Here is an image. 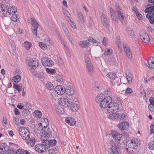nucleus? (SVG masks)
<instances>
[{
	"label": "nucleus",
	"instance_id": "36",
	"mask_svg": "<svg viewBox=\"0 0 154 154\" xmlns=\"http://www.w3.org/2000/svg\"><path fill=\"white\" fill-rule=\"evenodd\" d=\"M12 16L11 18V20L14 22H17L19 19L20 17L18 15H17L15 14V13L11 14Z\"/></svg>",
	"mask_w": 154,
	"mask_h": 154
},
{
	"label": "nucleus",
	"instance_id": "31",
	"mask_svg": "<svg viewBox=\"0 0 154 154\" xmlns=\"http://www.w3.org/2000/svg\"><path fill=\"white\" fill-rule=\"evenodd\" d=\"M70 108L73 111L75 112L79 109V106L76 103H72L71 105Z\"/></svg>",
	"mask_w": 154,
	"mask_h": 154
},
{
	"label": "nucleus",
	"instance_id": "12",
	"mask_svg": "<svg viewBox=\"0 0 154 154\" xmlns=\"http://www.w3.org/2000/svg\"><path fill=\"white\" fill-rule=\"evenodd\" d=\"M41 62L44 66H51L53 65V62L49 58L43 57L41 60Z\"/></svg>",
	"mask_w": 154,
	"mask_h": 154
},
{
	"label": "nucleus",
	"instance_id": "29",
	"mask_svg": "<svg viewBox=\"0 0 154 154\" xmlns=\"http://www.w3.org/2000/svg\"><path fill=\"white\" fill-rule=\"evenodd\" d=\"M154 12H151L149 13H148L146 15V18L149 20L150 23L152 24L154 23Z\"/></svg>",
	"mask_w": 154,
	"mask_h": 154
},
{
	"label": "nucleus",
	"instance_id": "53",
	"mask_svg": "<svg viewBox=\"0 0 154 154\" xmlns=\"http://www.w3.org/2000/svg\"><path fill=\"white\" fill-rule=\"evenodd\" d=\"M23 108L25 110H27L29 109H30L31 107L30 103H26L25 105H23Z\"/></svg>",
	"mask_w": 154,
	"mask_h": 154
},
{
	"label": "nucleus",
	"instance_id": "14",
	"mask_svg": "<svg viewBox=\"0 0 154 154\" xmlns=\"http://www.w3.org/2000/svg\"><path fill=\"white\" fill-rule=\"evenodd\" d=\"M9 147L5 143H0V152L2 154L8 153L9 150Z\"/></svg>",
	"mask_w": 154,
	"mask_h": 154
},
{
	"label": "nucleus",
	"instance_id": "23",
	"mask_svg": "<svg viewBox=\"0 0 154 154\" xmlns=\"http://www.w3.org/2000/svg\"><path fill=\"white\" fill-rule=\"evenodd\" d=\"M124 48V51L126 53L127 57L129 59H131L132 57V55L130 48L126 45H125Z\"/></svg>",
	"mask_w": 154,
	"mask_h": 154
},
{
	"label": "nucleus",
	"instance_id": "47",
	"mask_svg": "<svg viewBox=\"0 0 154 154\" xmlns=\"http://www.w3.org/2000/svg\"><path fill=\"white\" fill-rule=\"evenodd\" d=\"M56 80L60 82H63L64 80V79H63V76L61 75H56Z\"/></svg>",
	"mask_w": 154,
	"mask_h": 154
},
{
	"label": "nucleus",
	"instance_id": "20",
	"mask_svg": "<svg viewBox=\"0 0 154 154\" xmlns=\"http://www.w3.org/2000/svg\"><path fill=\"white\" fill-rule=\"evenodd\" d=\"M61 102H60V104L65 107H68L70 105V101L68 99L65 98H61Z\"/></svg>",
	"mask_w": 154,
	"mask_h": 154
},
{
	"label": "nucleus",
	"instance_id": "6",
	"mask_svg": "<svg viewBox=\"0 0 154 154\" xmlns=\"http://www.w3.org/2000/svg\"><path fill=\"white\" fill-rule=\"evenodd\" d=\"M42 132L40 135V138L42 140H46L49 139L51 134L52 130L51 129L48 128H42Z\"/></svg>",
	"mask_w": 154,
	"mask_h": 154
},
{
	"label": "nucleus",
	"instance_id": "30",
	"mask_svg": "<svg viewBox=\"0 0 154 154\" xmlns=\"http://www.w3.org/2000/svg\"><path fill=\"white\" fill-rule=\"evenodd\" d=\"M77 16L79 21L82 23H84L85 20L81 12H79L77 13Z\"/></svg>",
	"mask_w": 154,
	"mask_h": 154
},
{
	"label": "nucleus",
	"instance_id": "62",
	"mask_svg": "<svg viewBox=\"0 0 154 154\" xmlns=\"http://www.w3.org/2000/svg\"><path fill=\"white\" fill-rule=\"evenodd\" d=\"M14 121L15 124L16 125H18L19 122V119L16 118H14Z\"/></svg>",
	"mask_w": 154,
	"mask_h": 154
},
{
	"label": "nucleus",
	"instance_id": "11",
	"mask_svg": "<svg viewBox=\"0 0 154 154\" xmlns=\"http://www.w3.org/2000/svg\"><path fill=\"white\" fill-rule=\"evenodd\" d=\"M27 63L28 67H32V68H35L38 66V61L36 58H31L27 60Z\"/></svg>",
	"mask_w": 154,
	"mask_h": 154
},
{
	"label": "nucleus",
	"instance_id": "18",
	"mask_svg": "<svg viewBox=\"0 0 154 154\" xmlns=\"http://www.w3.org/2000/svg\"><path fill=\"white\" fill-rule=\"evenodd\" d=\"M101 21L103 25L105 27H108V21L106 16L103 14H102L100 17Z\"/></svg>",
	"mask_w": 154,
	"mask_h": 154
},
{
	"label": "nucleus",
	"instance_id": "42",
	"mask_svg": "<svg viewBox=\"0 0 154 154\" xmlns=\"http://www.w3.org/2000/svg\"><path fill=\"white\" fill-rule=\"evenodd\" d=\"M43 120L44 121H42L43 128H47L49 124L48 119L45 118H43Z\"/></svg>",
	"mask_w": 154,
	"mask_h": 154
},
{
	"label": "nucleus",
	"instance_id": "57",
	"mask_svg": "<svg viewBox=\"0 0 154 154\" xmlns=\"http://www.w3.org/2000/svg\"><path fill=\"white\" fill-rule=\"evenodd\" d=\"M128 33L131 38H133L134 37V32L132 30L129 31Z\"/></svg>",
	"mask_w": 154,
	"mask_h": 154
},
{
	"label": "nucleus",
	"instance_id": "52",
	"mask_svg": "<svg viewBox=\"0 0 154 154\" xmlns=\"http://www.w3.org/2000/svg\"><path fill=\"white\" fill-rule=\"evenodd\" d=\"M37 67H35V68H32V67H28L29 69L33 75H35L36 73L35 69Z\"/></svg>",
	"mask_w": 154,
	"mask_h": 154
},
{
	"label": "nucleus",
	"instance_id": "19",
	"mask_svg": "<svg viewBox=\"0 0 154 154\" xmlns=\"http://www.w3.org/2000/svg\"><path fill=\"white\" fill-rule=\"evenodd\" d=\"M140 37L142 41L145 43H148L150 41L149 37L147 33L142 34L140 35Z\"/></svg>",
	"mask_w": 154,
	"mask_h": 154
},
{
	"label": "nucleus",
	"instance_id": "39",
	"mask_svg": "<svg viewBox=\"0 0 154 154\" xmlns=\"http://www.w3.org/2000/svg\"><path fill=\"white\" fill-rule=\"evenodd\" d=\"M113 53V51L111 48H106L105 49L104 54L106 56L110 55Z\"/></svg>",
	"mask_w": 154,
	"mask_h": 154
},
{
	"label": "nucleus",
	"instance_id": "60",
	"mask_svg": "<svg viewBox=\"0 0 154 154\" xmlns=\"http://www.w3.org/2000/svg\"><path fill=\"white\" fill-rule=\"evenodd\" d=\"M149 109L151 111H154V105L149 104L148 106Z\"/></svg>",
	"mask_w": 154,
	"mask_h": 154
},
{
	"label": "nucleus",
	"instance_id": "37",
	"mask_svg": "<svg viewBox=\"0 0 154 154\" xmlns=\"http://www.w3.org/2000/svg\"><path fill=\"white\" fill-rule=\"evenodd\" d=\"M23 45L26 50H28L32 46V44L30 42H26L23 43Z\"/></svg>",
	"mask_w": 154,
	"mask_h": 154
},
{
	"label": "nucleus",
	"instance_id": "26",
	"mask_svg": "<svg viewBox=\"0 0 154 154\" xmlns=\"http://www.w3.org/2000/svg\"><path fill=\"white\" fill-rule=\"evenodd\" d=\"M36 140L34 137H30V138L27 140V141H26V144L28 145H30L31 147H32L34 145L35 143Z\"/></svg>",
	"mask_w": 154,
	"mask_h": 154
},
{
	"label": "nucleus",
	"instance_id": "27",
	"mask_svg": "<svg viewBox=\"0 0 154 154\" xmlns=\"http://www.w3.org/2000/svg\"><path fill=\"white\" fill-rule=\"evenodd\" d=\"M106 97V96H105L103 95V94L101 93L99 94H98L97 97L95 98V100L97 103H99L101 102L102 100H103V99L105 98L106 97Z\"/></svg>",
	"mask_w": 154,
	"mask_h": 154
},
{
	"label": "nucleus",
	"instance_id": "41",
	"mask_svg": "<svg viewBox=\"0 0 154 154\" xmlns=\"http://www.w3.org/2000/svg\"><path fill=\"white\" fill-rule=\"evenodd\" d=\"M34 116L37 118H40L42 116V113L38 110H36L33 112Z\"/></svg>",
	"mask_w": 154,
	"mask_h": 154
},
{
	"label": "nucleus",
	"instance_id": "2",
	"mask_svg": "<svg viewBox=\"0 0 154 154\" xmlns=\"http://www.w3.org/2000/svg\"><path fill=\"white\" fill-rule=\"evenodd\" d=\"M140 143L138 140L136 138L128 140L126 146V149L128 152L133 151L134 149H136L135 147L138 146Z\"/></svg>",
	"mask_w": 154,
	"mask_h": 154
},
{
	"label": "nucleus",
	"instance_id": "63",
	"mask_svg": "<svg viewBox=\"0 0 154 154\" xmlns=\"http://www.w3.org/2000/svg\"><path fill=\"white\" fill-rule=\"evenodd\" d=\"M126 116L124 114H122L120 115V116L119 117V119L120 120H122L125 119Z\"/></svg>",
	"mask_w": 154,
	"mask_h": 154
},
{
	"label": "nucleus",
	"instance_id": "32",
	"mask_svg": "<svg viewBox=\"0 0 154 154\" xmlns=\"http://www.w3.org/2000/svg\"><path fill=\"white\" fill-rule=\"evenodd\" d=\"M106 76L111 79H114L116 77V73L111 72H109L107 73Z\"/></svg>",
	"mask_w": 154,
	"mask_h": 154
},
{
	"label": "nucleus",
	"instance_id": "56",
	"mask_svg": "<svg viewBox=\"0 0 154 154\" xmlns=\"http://www.w3.org/2000/svg\"><path fill=\"white\" fill-rule=\"evenodd\" d=\"M132 92V90L131 88H128L126 89L125 92L126 94H130Z\"/></svg>",
	"mask_w": 154,
	"mask_h": 154
},
{
	"label": "nucleus",
	"instance_id": "46",
	"mask_svg": "<svg viewBox=\"0 0 154 154\" xmlns=\"http://www.w3.org/2000/svg\"><path fill=\"white\" fill-rule=\"evenodd\" d=\"M127 80L129 83H131L132 80V74L130 72H128L126 75Z\"/></svg>",
	"mask_w": 154,
	"mask_h": 154
},
{
	"label": "nucleus",
	"instance_id": "25",
	"mask_svg": "<svg viewBox=\"0 0 154 154\" xmlns=\"http://www.w3.org/2000/svg\"><path fill=\"white\" fill-rule=\"evenodd\" d=\"M147 63L148 67L154 69V57H150L147 60Z\"/></svg>",
	"mask_w": 154,
	"mask_h": 154
},
{
	"label": "nucleus",
	"instance_id": "58",
	"mask_svg": "<svg viewBox=\"0 0 154 154\" xmlns=\"http://www.w3.org/2000/svg\"><path fill=\"white\" fill-rule=\"evenodd\" d=\"M137 17L139 20H142V15L139 12H138L136 14Z\"/></svg>",
	"mask_w": 154,
	"mask_h": 154
},
{
	"label": "nucleus",
	"instance_id": "48",
	"mask_svg": "<svg viewBox=\"0 0 154 154\" xmlns=\"http://www.w3.org/2000/svg\"><path fill=\"white\" fill-rule=\"evenodd\" d=\"M102 94H103V95L106 97H111L110 96L111 93L110 91V90L109 89H107Z\"/></svg>",
	"mask_w": 154,
	"mask_h": 154
},
{
	"label": "nucleus",
	"instance_id": "59",
	"mask_svg": "<svg viewBox=\"0 0 154 154\" xmlns=\"http://www.w3.org/2000/svg\"><path fill=\"white\" fill-rule=\"evenodd\" d=\"M46 70L48 73L51 74H53L55 71V70L53 69H46Z\"/></svg>",
	"mask_w": 154,
	"mask_h": 154
},
{
	"label": "nucleus",
	"instance_id": "13",
	"mask_svg": "<svg viewBox=\"0 0 154 154\" xmlns=\"http://www.w3.org/2000/svg\"><path fill=\"white\" fill-rule=\"evenodd\" d=\"M149 4H148L147 8L145 10L146 13H149L154 11V0H149Z\"/></svg>",
	"mask_w": 154,
	"mask_h": 154
},
{
	"label": "nucleus",
	"instance_id": "64",
	"mask_svg": "<svg viewBox=\"0 0 154 154\" xmlns=\"http://www.w3.org/2000/svg\"><path fill=\"white\" fill-rule=\"evenodd\" d=\"M149 101L152 105H154V98L152 97H150L149 99Z\"/></svg>",
	"mask_w": 154,
	"mask_h": 154
},
{
	"label": "nucleus",
	"instance_id": "34",
	"mask_svg": "<svg viewBox=\"0 0 154 154\" xmlns=\"http://www.w3.org/2000/svg\"><path fill=\"white\" fill-rule=\"evenodd\" d=\"M86 66L88 73L90 74H92L94 71V69L92 64L88 65Z\"/></svg>",
	"mask_w": 154,
	"mask_h": 154
},
{
	"label": "nucleus",
	"instance_id": "3",
	"mask_svg": "<svg viewBox=\"0 0 154 154\" xmlns=\"http://www.w3.org/2000/svg\"><path fill=\"white\" fill-rule=\"evenodd\" d=\"M18 132L22 138L25 141L30 138V133L26 128L24 127H20L19 128Z\"/></svg>",
	"mask_w": 154,
	"mask_h": 154
},
{
	"label": "nucleus",
	"instance_id": "33",
	"mask_svg": "<svg viewBox=\"0 0 154 154\" xmlns=\"http://www.w3.org/2000/svg\"><path fill=\"white\" fill-rule=\"evenodd\" d=\"M79 44L83 47H86L90 45V43L88 40L82 41L79 42Z\"/></svg>",
	"mask_w": 154,
	"mask_h": 154
},
{
	"label": "nucleus",
	"instance_id": "22",
	"mask_svg": "<svg viewBox=\"0 0 154 154\" xmlns=\"http://www.w3.org/2000/svg\"><path fill=\"white\" fill-rule=\"evenodd\" d=\"M112 137L115 138V140L117 141V142H119L122 136V134H119L115 131L112 132Z\"/></svg>",
	"mask_w": 154,
	"mask_h": 154
},
{
	"label": "nucleus",
	"instance_id": "15",
	"mask_svg": "<svg viewBox=\"0 0 154 154\" xmlns=\"http://www.w3.org/2000/svg\"><path fill=\"white\" fill-rule=\"evenodd\" d=\"M54 90L55 92L58 95H62L65 93V88L63 86L59 85L55 87Z\"/></svg>",
	"mask_w": 154,
	"mask_h": 154
},
{
	"label": "nucleus",
	"instance_id": "8",
	"mask_svg": "<svg viewBox=\"0 0 154 154\" xmlns=\"http://www.w3.org/2000/svg\"><path fill=\"white\" fill-rule=\"evenodd\" d=\"M115 7L119 20L122 22L126 19L125 15L122 12L121 8L118 4L116 3Z\"/></svg>",
	"mask_w": 154,
	"mask_h": 154
},
{
	"label": "nucleus",
	"instance_id": "17",
	"mask_svg": "<svg viewBox=\"0 0 154 154\" xmlns=\"http://www.w3.org/2000/svg\"><path fill=\"white\" fill-rule=\"evenodd\" d=\"M20 72V70L19 69H17L16 70L15 72V76H14L13 78V80L14 82L16 84L17 83L20 82L21 79V77L18 73L19 72Z\"/></svg>",
	"mask_w": 154,
	"mask_h": 154
},
{
	"label": "nucleus",
	"instance_id": "5",
	"mask_svg": "<svg viewBox=\"0 0 154 154\" xmlns=\"http://www.w3.org/2000/svg\"><path fill=\"white\" fill-rule=\"evenodd\" d=\"M110 149L112 151V154L120 153V142L116 140H112L110 141Z\"/></svg>",
	"mask_w": 154,
	"mask_h": 154
},
{
	"label": "nucleus",
	"instance_id": "55",
	"mask_svg": "<svg viewBox=\"0 0 154 154\" xmlns=\"http://www.w3.org/2000/svg\"><path fill=\"white\" fill-rule=\"evenodd\" d=\"M85 62L86 63V66L92 64L90 59L87 57H86L85 58Z\"/></svg>",
	"mask_w": 154,
	"mask_h": 154
},
{
	"label": "nucleus",
	"instance_id": "43",
	"mask_svg": "<svg viewBox=\"0 0 154 154\" xmlns=\"http://www.w3.org/2000/svg\"><path fill=\"white\" fill-rule=\"evenodd\" d=\"M46 87L47 89L50 90H51L54 89L53 84L50 82H48L46 84Z\"/></svg>",
	"mask_w": 154,
	"mask_h": 154
},
{
	"label": "nucleus",
	"instance_id": "9",
	"mask_svg": "<svg viewBox=\"0 0 154 154\" xmlns=\"http://www.w3.org/2000/svg\"><path fill=\"white\" fill-rule=\"evenodd\" d=\"M119 106L118 104L115 102H111L109 103L107 110L109 112H116L119 109Z\"/></svg>",
	"mask_w": 154,
	"mask_h": 154
},
{
	"label": "nucleus",
	"instance_id": "35",
	"mask_svg": "<svg viewBox=\"0 0 154 154\" xmlns=\"http://www.w3.org/2000/svg\"><path fill=\"white\" fill-rule=\"evenodd\" d=\"M56 110L57 113L59 114H61L64 112V111L63 108L61 106H59L56 109Z\"/></svg>",
	"mask_w": 154,
	"mask_h": 154
},
{
	"label": "nucleus",
	"instance_id": "61",
	"mask_svg": "<svg viewBox=\"0 0 154 154\" xmlns=\"http://www.w3.org/2000/svg\"><path fill=\"white\" fill-rule=\"evenodd\" d=\"M107 39L106 37H104L103 41H102V44L105 46H106L107 45Z\"/></svg>",
	"mask_w": 154,
	"mask_h": 154
},
{
	"label": "nucleus",
	"instance_id": "38",
	"mask_svg": "<svg viewBox=\"0 0 154 154\" xmlns=\"http://www.w3.org/2000/svg\"><path fill=\"white\" fill-rule=\"evenodd\" d=\"M119 116L120 115L119 113H117L114 114L113 113L112 114H110L109 115V117L111 119H116L119 118Z\"/></svg>",
	"mask_w": 154,
	"mask_h": 154
},
{
	"label": "nucleus",
	"instance_id": "16",
	"mask_svg": "<svg viewBox=\"0 0 154 154\" xmlns=\"http://www.w3.org/2000/svg\"><path fill=\"white\" fill-rule=\"evenodd\" d=\"M46 140H43L45 142V144L46 146L47 147V149L50 146H54L56 143V141L55 140H48V139H46Z\"/></svg>",
	"mask_w": 154,
	"mask_h": 154
},
{
	"label": "nucleus",
	"instance_id": "4",
	"mask_svg": "<svg viewBox=\"0 0 154 154\" xmlns=\"http://www.w3.org/2000/svg\"><path fill=\"white\" fill-rule=\"evenodd\" d=\"M31 23L32 24L31 29L32 33L35 35L37 34H41L40 31H41V29L37 21L35 18L32 17L31 18Z\"/></svg>",
	"mask_w": 154,
	"mask_h": 154
},
{
	"label": "nucleus",
	"instance_id": "51",
	"mask_svg": "<svg viewBox=\"0 0 154 154\" xmlns=\"http://www.w3.org/2000/svg\"><path fill=\"white\" fill-rule=\"evenodd\" d=\"M148 148L150 150H154V141L150 142L148 145Z\"/></svg>",
	"mask_w": 154,
	"mask_h": 154
},
{
	"label": "nucleus",
	"instance_id": "21",
	"mask_svg": "<svg viewBox=\"0 0 154 154\" xmlns=\"http://www.w3.org/2000/svg\"><path fill=\"white\" fill-rule=\"evenodd\" d=\"M118 128L121 130L126 129L129 126V124L127 122H122L118 125Z\"/></svg>",
	"mask_w": 154,
	"mask_h": 154
},
{
	"label": "nucleus",
	"instance_id": "10",
	"mask_svg": "<svg viewBox=\"0 0 154 154\" xmlns=\"http://www.w3.org/2000/svg\"><path fill=\"white\" fill-rule=\"evenodd\" d=\"M42 141V144H37L35 147V151L40 153L44 152L47 149V147L46 146L45 144V142L44 140Z\"/></svg>",
	"mask_w": 154,
	"mask_h": 154
},
{
	"label": "nucleus",
	"instance_id": "1",
	"mask_svg": "<svg viewBox=\"0 0 154 154\" xmlns=\"http://www.w3.org/2000/svg\"><path fill=\"white\" fill-rule=\"evenodd\" d=\"M17 8L12 5L10 0H4L0 4V13L2 17L5 16L7 12L10 14H14L17 12Z\"/></svg>",
	"mask_w": 154,
	"mask_h": 154
},
{
	"label": "nucleus",
	"instance_id": "44",
	"mask_svg": "<svg viewBox=\"0 0 154 154\" xmlns=\"http://www.w3.org/2000/svg\"><path fill=\"white\" fill-rule=\"evenodd\" d=\"M13 153L14 154H24V150L23 149H19L16 151H14Z\"/></svg>",
	"mask_w": 154,
	"mask_h": 154
},
{
	"label": "nucleus",
	"instance_id": "28",
	"mask_svg": "<svg viewBox=\"0 0 154 154\" xmlns=\"http://www.w3.org/2000/svg\"><path fill=\"white\" fill-rule=\"evenodd\" d=\"M66 94L69 96H72L74 94L73 88L70 86H67L65 88V91Z\"/></svg>",
	"mask_w": 154,
	"mask_h": 154
},
{
	"label": "nucleus",
	"instance_id": "50",
	"mask_svg": "<svg viewBox=\"0 0 154 154\" xmlns=\"http://www.w3.org/2000/svg\"><path fill=\"white\" fill-rule=\"evenodd\" d=\"M63 13L65 16L67 17V20L68 19V17H70V15L68 11L66 9L63 8Z\"/></svg>",
	"mask_w": 154,
	"mask_h": 154
},
{
	"label": "nucleus",
	"instance_id": "7",
	"mask_svg": "<svg viewBox=\"0 0 154 154\" xmlns=\"http://www.w3.org/2000/svg\"><path fill=\"white\" fill-rule=\"evenodd\" d=\"M112 100V98L111 97H106L99 104V106L102 109H108L109 104Z\"/></svg>",
	"mask_w": 154,
	"mask_h": 154
},
{
	"label": "nucleus",
	"instance_id": "40",
	"mask_svg": "<svg viewBox=\"0 0 154 154\" xmlns=\"http://www.w3.org/2000/svg\"><path fill=\"white\" fill-rule=\"evenodd\" d=\"M67 21L68 23L71 25V26L72 27L74 28V29L76 28V26L75 23L74 22H73L72 19L71 17H68Z\"/></svg>",
	"mask_w": 154,
	"mask_h": 154
},
{
	"label": "nucleus",
	"instance_id": "24",
	"mask_svg": "<svg viewBox=\"0 0 154 154\" xmlns=\"http://www.w3.org/2000/svg\"><path fill=\"white\" fill-rule=\"evenodd\" d=\"M66 123H68L71 126L75 125V124L76 121L75 119L72 117H67L65 120Z\"/></svg>",
	"mask_w": 154,
	"mask_h": 154
},
{
	"label": "nucleus",
	"instance_id": "45",
	"mask_svg": "<svg viewBox=\"0 0 154 154\" xmlns=\"http://www.w3.org/2000/svg\"><path fill=\"white\" fill-rule=\"evenodd\" d=\"M58 152L57 149L55 148H52L48 150L49 154H56Z\"/></svg>",
	"mask_w": 154,
	"mask_h": 154
},
{
	"label": "nucleus",
	"instance_id": "54",
	"mask_svg": "<svg viewBox=\"0 0 154 154\" xmlns=\"http://www.w3.org/2000/svg\"><path fill=\"white\" fill-rule=\"evenodd\" d=\"M88 42H92L93 43H97L99 42L97 40H96L92 38L91 37H89L88 39Z\"/></svg>",
	"mask_w": 154,
	"mask_h": 154
},
{
	"label": "nucleus",
	"instance_id": "49",
	"mask_svg": "<svg viewBox=\"0 0 154 154\" xmlns=\"http://www.w3.org/2000/svg\"><path fill=\"white\" fill-rule=\"evenodd\" d=\"M39 45L40 48L43 50H45L47 49V46L45 43L40 42Z\"/></svg>",
	"mask_w": 154,
	"mask_h": 154
}]
</instances>
